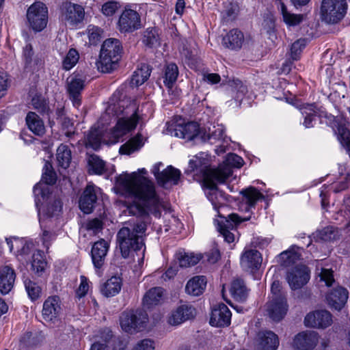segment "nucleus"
<instances>
[{
	"mask_svg": "<svg viewBox=\"0 0 350 350\" xmlns=\"http://www.w3.org/2000/svg\"><path fill=\"white\" fill-rule=\"evenodd\" d=\"M60 10V18L66 25H77L84 19L85 10L82 5L66 2L62 4Z\"/></svg>",
	"mask_w": 350,
	"mask_h": 350,
	"instance_id": "ddd939ff",
	"label": "nucleus"
},
{
	"mask_svg": "<svg viewBox=\"0 0 350 350\" xmlns=\"http://www.w3.org/2000/svg\"><path fill=\"white\" fill-rule=\"evenodd\" d=\"M301 250H303V247L292 245L287 250L283 251L278 256V261L284 267L291 266L301 259Z\"/></svg>",
	"mask_w": 350,
	"mask_h": 350,
	"instance_id": "7c9ffc66",
	"label": "nucleus"
},
{
	"mask_svg": "<svg viewBox=\"0 0 350 350\" xmlns=\"http://www.w3.org/2000/svg\"><path fill=\"white\" fill-rule=\"evenodd\" d=\"M347 8L346 0H323L321 6L322 20L327 23L336 24L345 17Z\"/></svg>",
	"mask_w": 350,
	"mask_h": 350,
	"instance_id": "6e6552de",
	"label": "nucleus"
},
{
	"mask_svg": "<svg viewBox=\"0 0 350 350\" xmlns=\"http://www.w3.org/2000/svg\"><path fill=\"white\" fill-rule=\"evenodd\" d=\"M34 201L38 212L41 210L44 216L51 218L62 211L63 202L59 198H53L51 189L36 183L33 188Z\"/></svg>",
	"mask_w": 350,
	"mask_h": 350,
	"instance_id": "20e7f679",
	"label": "nucleus"
},
{
	"mask_svg": "<svg viewBox=\"0 0 350 350\" xmlns=\"http://www.w3.org/2000/svg\"><path fill=\"white\" fill-rule=\"evenodd\" d=\"M16 278L14 270L10 267H5L0 271V292L2 295L8 294L14 286Z\"/></svg>",
	"mask_w": 350,
	"mask_h": 350,
	"instance_id": "2f4dec72",
	"label": "nucleus"
},
{
	"mask_svg": "<svg viewBox=\"0 0 350 350\" xmlns=\"http://www.w3.org/2000/svg\"><path fill=\"white\" fill-rule=\"evenodd\" d=\"M122 284V279L120 277L112 276L102 285L101 293L106 297H113L119 293Z\"/></svg>",
	"mask_w": 350,
	"mask_h": 350,
	"instance_id": "ea45409f",
	"label": "nucleus"
},
{
	"mask_svg": "<svg viewBox=\"0 0 350 350\" xmlns=\"http://www.w3.org/2000/svg\"><path fill=\"white\" fill-rule=\"evenodd\" d=\"M61 312V300L57 295H51L43 303L42 316L44 321L55 323Z\"/></svg>",
	"mask_w": 350,
	"mask_h": 350,
	"instance_id": "4be33fe9",
	"label": "nucleus"
},
{
	"mask_svg": "<svg viewBox=\"0 0 350 350\" xmlns=\"http://www.w3.org/2000/svg\"><path fill=\"white\" fill-rule=\"evenodd\" d=\"M163 295L161 287H153L149 289L142 299L143 306L148 309L158 305Z\"/></svg>",
	"mask_w": 350,
	"mask_h": 350,
	"instance_id": "a19ab883",
	"label": "nucleus"
},
{
	"mask_svg": "<svg viewBox=\"0 0 350 350\" xmlns=\"http://www.w3.org/2000/svg\"><path fill=\"white\" fill-rule=\"evenodd\" d=\"M244 40L243 33L240 29L234 28L224 36L222 44L230 50L238 51L241 49Z\"/></svg>",
	"mask_w": 350,
	"mask_h": 350,
	"instance_id": "cd10ccee",
	"label": "nucleus"
},
{
	"mask_svg": "<svg viewBox=\"0 0 350 350\" xmlns=\"http://www.w3.org/2000/svg\"><path fill=\"white\" fill-rule=\"evenodd\" d=\"M97 200L96 186L88 184L79 197V207L84 214H90L94 210Z\"/></svg>",
	"mask_w": 350,
	"mask_h": 350,
	"instance_id": "6ab92c4d",
	"label": "nucleus"
},
{
	"mask_svg": "<svg viewBox=\"0 0 350 350\" xmlns=\"http://www.w3.org/2000/svg\"><path fill=\"white\" fill-rule=\"evenodd\" d=\"M144 145L143 136L138 133L120 147L119 152L120 154L130 155L141 149Z\"/></svg>",
	"mask_w": 350,
	"mask_h": 350,
	"instance_id": "4c0bfd02",
	"label": "nucleus"
},
{
	"mask_svg": "<svg viewBox=\"0 0 350 350\" xmlns=\"http://www.w3.org/2000/svg\"><path fill=\"white\" fill-rule=\"evenodd\" d=\"M152 68L148 64L142 63L133 72L131 77V85L139 87L150 77Z\"/></svg>",
	"mask_w": 350,
	"mask_h": 350,
	"instance_id": "f704fd0d",
	"label": "nucleus"
},
{
	"mask_svg": "<svg viewBox=\"0 0 350 350\" xmlns=\"http://www.w3.org/2000/svg\"><path fill=\"white\" fill-rule=\"evenodd\" d=\"M310 278V271L305 265H297L287 274V280L293 290H297L306 285Z\"/></svg>",
	"mask_w": 350,
	"mask_h": 350,
	"instance_id": "dca6fc26",
	"label": "nucleus"
},
{
	"mask_svg": "<svg viewBox=\"0 0 350 350\" xmlns=\"http://www.w3.org/2000/svg\"><path fill=\"white\" fill-rule=\"evenodd\" d=\"M240 193L242 195L243 200L247 206L246 211H249L252 208H255L257 202L265 198L264 195L253 186L242 189Z\"/></svg>",
	"mask_w": 350,
	"mask_h": 350,
	"instance_id": "473e14b6",
	"label": "nucleus"
},
{
	"mask_svg": "<svg viewBox=\"0 0 350 350\" xmlns=\"http://www.w3.org/2000/svg\"><path fill=\"white\" fill-rule=\"evenodd\" d=\"M189 167L191 171H198L200 174H201L202 171L204 169L209 168L211 165L209 164L208 159L196 157L194 159L189 160Z\"/></svg>",
	"mask_w": 350,
	"mask_h": 350,
	"instance_id": "13d9d810",
	"label": "nucleus"
},
{
	"mask_svg": "<svg viewBox=\"0 0 350 350\" xmlns=\"http://www.w3.org/2000/svg\"><path fill=\"white\" fill-rule=\"evenodd\" d=\"M232 171L227 168L204 169L200 174L204 189H213L217 184L224 183L231 176Z\"/></svg>",
	"mask_w": 350,
	"mask_h": 350,
	"instance_id": "f8f14e48",
	"label": "nucleus"
},
{
	"mask_svg": "<svg viewBox=\"0 0 350 350\" xmlns=\"http://www.w3.org/2000/svg\"><path fill=\"white\" fill-rule=\"evenodd\" d=\"M226 161L231 166L237 168H241L244 164L243 158L235 153H229Z\"/></svg>",
	"mask_w": 350,
	"mask_h": 350,
	"instance_id": "69168bd1",
	"label": "nucleus"
},
{
	"mask_svg": "<svg viewBox=\"0 0 350 350\" xmlns=\"http://www.w3.org/2000/svg\"><path fill=\"white\" fill-rule=\"evenodd\" d=\"M79 59V53L78 51L75 48L70 49L62 60V69L65 71L70 70L76 66Z\"/></svg>",
	"mask_w": 350,
	"mask_h": 350,
	"instance_id": "864d4df0",
	"label": "nucleus"
},
{
	"mask_svg": "<svg viewBox=\"0 0 350 350\" xmlns=\"http://www.w3.org/2000/svg\"><path fill=\"white\" fill-rule=\"evenodd\" d=\"M103 137L104 133L102 131L98 129H91L87 135L88 145L96 151L100 150Z\"/></svg>",
	"mask_w": 350,
	"mask_h": 350,
	"instance_id": "603ef678",
	"label": "nucleus"
},
{
	"mask_svg": "<svg viewBox=\"0 0 350 350\" xmlns=\"http://www.w3.org/2000/svg\"><path fill=\"white\" fill-rule=\"evenodd\" d=\"M179 75L178 66L173 62L167 64L164 68L163 83L167 89H172Z\"/></svg>",
	"mask_w": 350,
	"mask_h": 350,
	"instance_id": "c03bdc74",
	"label": "nucleus"
},
{
	"mask_svg": "<svg viewBox=\"0 0 350 350\" xmlns=\"http://www.w3.org/2000/svg\"><path fill=\"white\" fill-rule=\"evenodd\" d=\"M349 298V291L345 287L338 286L329 291L325 299L330 308L340 311L345 306Z\"/></svg>",
	"mask_w": 350,
	"mask_h": 350,
	"instance_id": "412c9836",
	"label": "nucleus"
},
{
	"mask_svg": "<svg viewBox=\"0 0 350 350\" xmlns=\"http://www.w3.org/2000/svg\"><path fill=\"white\" fill-rule=\"evenodd\" d=\"M47 265L45 255L44 252L40 250H37L32 256L31 269L38 276H40L44 273L45 268Z\"/></svg>",
	"mask_w": 350,
	"mask_h": 350,
	"instance_id": "09e8293b",
	"label": "nucleus"
},
{
	"mask_svg": "<svg viewBox=\"0 0 350 350\" xmlns=\"http://www.w3.org/2000/svg\"><path fill=\"white\" fill-rule=\"evenodd\" d=\"M26 16L29 28L34 32H40L48 23V8L44 3L36 1L28 8Z\"/></svg>",
	"mask_w": 350,
	"mask_h": 350,
	"instance_id": "1a4fd4ad",
	"label": "nucleus"
},
{
	"mask_svg": "<svg viewBox=\"0 0 350 350\" xmlns=\"http://www.w3.org/2000/svg\"><path fill=\"white\" fill-rule=\"evenodd\" d=\"M124 132H122L117 125L116 124L113 128H111L109 133L108 135L109 137V142H103V143L106 144H114L119 142L120 139L124 135Z\"/></svg>",
	"mask_w": 350,
	"mask_h": 350,
	"instance_id": "052dcab7",
	"label": "nucleus"
},
{
	"mask_svg": "<svg viewBox=\"0 0 350 350\" xmlns=\"http://www.w3.org/2000/svg\"><path fill=\"white\" fill-rule=\"evenodd\" d=\"M57 161L58 165L64 169L70 166L71 162V151L66 145L61 144L57 149Z\"/></svg>",
	"mask_w": 350,
	"mask_h": 350,
	"instance_id": "3c124183",
	"label": "nucleus"
},
{
	"mask_svg": "<svg viewBox=\"0 0 350 350\" xmlns=\"http://www.w3.org/2000/svg\"><path fill=\"white\" fill-rule=\"evenodd\" d=\"M154 342L148 338L143 339L137 342L133 350H154Z\"/></svg>",
	"mask_w": 350,
	"mask_h": 350,
	"instance_id": "338daca9",
	"label": "nucleus"
},
{
	"mask_svg": "<svg viewBox=\"0 0 350 350\" xmlns=\"http://www.w3.org/2000/svg\"><path fill=\"white\" fill-rule=\"evenodd\" d=\"M118 8V3L116 1H108L102 6V13L107 16H112Z\"/></svg>",
	"mask_w": 350,
	"mask_h": 350,
	"instance_id": "e2e57ef3",
	"label": "nucleus"
},
{
	"mask_svg": "<svg viewBox=\"0 0 350 350\" xmlns=\"http://www.w3.org/2000/svg\"><path fill=\"white\" fill-rule=\"evenodd\" d=\"M116 183L125 197L133 198L128 209L130 213L140 216H148L150 213L160 217L161 201L154 183L148 178L136 172H125L116 178Z\"/></svg>",
	"mask_w": 350,
	"mask_h": 350,
	"instance_id": "f257e3e1",
	"label": "nucleus"
},
{
	"mask_svg": "<svg viewBox=\"0 0 350 350\" xmlns=\"http://www.w3.org/2000/svg\"><path fill=\"white\" fill-rule=\"evenodd\" d=\"M44 340L41 332H25L20 338L21 345L27 349H32L40 345Z\"/></svg>",
	"mask_w": 350,
	"mask_h": 350,
	"instance_id": "37998d69",
	"label": "nucleus"
},
{
	"mask_svg": "<svg viewBox=\"0 0 350 350\" xmlns=\"http://www.w3.org/2000/svg\"><path fill=\"white\" fill-rule=\"evenodd\" d=\"M240 13V6L237 1H232L225 6L222 12L223 19L226 21H235Z\"/></svg>",
	"mask_w": 350,
	"mask_h": 350,
	"instance_id": "5fc2aeb1",
	"label": "nucleus"
},
{
	"mask_svg": "<svg viewBox=\"0 0 350 350\" xmlns=\"http://www.w3.org/2000/svg\"><path fill=\"white\" fill-rule=\"evenodd\" d=\"M249 291L243 280L237 278L231 282L230 293L235 301L240 303L246 301Z\"/></svg>",
	"mask_w": 350,
	"mask_h": 350,
	"instance_id": "c9c22d12",
	"label": "nucleus"
},
{
	"mask_svg": "<svg viewBox=\"0 0 350 350\" xmlns=\"http://www.w3.org/2000/svg\"><path fill=\"white\" fill-rule=\"evenodd\" d=\"M22 60L24 70L33 73L39 70L42 60L38 57H34V51L31 43L27 44L23 48Z\"/></svg>",
	"mask_w": 350,
	"mask_h": 350,
	"instance_id": "a878e982",
	"label": "nucleus"
},
{
	"mask_svg": "<svg viewBox=\"0 0 350 350\" xmlns=\"http://www.w3.org/2000/svg\"><path fill=\"white\" fill-rule=\"evenodd\" d=\"M321 280L325 282L328 287L332 286L334 282V272L332 269H322L320 274Z\"/></svg>",
	"mask_w": 350,
	"mask_h": 350,
	"instance_id": "0e129e2a",
	"label": "nucleus"
},
{
	"mask_svg": "<svg viewBox=\"0 0 350 350\" xmlns=\"http://www.w3.org/2000/svg\"><path fill=\"white\" fill-rule=\"evenodd\" d=\"M124 53L122 42L107 38L102 44L99 54V68L103 73H111L119 66Z\"/></svg>",
	"mask_w": 350,
	"mask_h": 350,
	"instance_id": "7ed1b4c3",
	"label": "nucleus"
},
{
	"mask_svg": "<svg viewBox=\"0 0 350 350\" xmlns=\"http://www.w3.org/2000/svg\"><path fill=\"white\" fill-rule=\"evenodd\" d=\"M196 308L189 304H182L173 310L167 317V323L171 325H179L195 318Z\"/></svg>",
	"mask_w": 350,
	"mask_h": 350,
	"instance_id": "aec40b11",
	"label": "nucleus"
},
{
	"mask_svg": "<svg viewBox=\"0 0 350 350\" xmlns=\"http://www.w3.org/2000/svg\"><path fill=\"white\" fill-rule=\"evenodd\" d=\"M109 247L108 243L103 239L93 244L91 250V258L96 271L100 270L103 267Z\"/></svg>",
	"mask_w": 350,
	"mask_h": 350,
	"instance_id": "393cba45",
	"label": "nucleus"
},
{
	"mask_svg": "<svg viewBox=\"0 0 350 350\" xmlns=\"http://www.w3.org/2000/svg\"><path fill=\"white\" fill-rule=\"evenodd\" d=\"M88 163L94 174L102 175L106 170L105 162L98 155L92 154Z\"/></svg>",
	"mask_w": 350,
	"mask_h": 350,
	"instance_id": "6e6d98bb",
	"label": "nucleus"
},
{
	"mask_svg": "<svg viewBox=\"0 0 350 350\" xmlns=\"http://www.w3.org/2000/svg\"><path fill=\"white\" fill-rule=\"evenodd\" d=\"M232 313L224 303L216 304L211 310L209 324L212 327H226L231 323Z\"/></svg>",
	"mask_w": 350,
	"mask_h": 350,
	"instance_id": "a211bd4d",
	"label": "nucleus"
},
{
	"mask_svg": "<svg viewBox=\"0 0 350 350\" xmlns=\"http://www.w3.org/2000/svg\"><path fill=\"white\" fill-rule=\"evenodd\" d=\"M57 176L53 167L52 163L49 161H45L42 168L41 180L39 182L42 186H53L56 184Z\"/></svg>",
	"mask_w": 350,
	"mask_h": 350,
	"instance_id": "a18cd8bd",
	"label": "nucleus"
},
{
	"mask_svg": "<svg viewBox=\"0 0 350 350\" xmlns=\"http://www.w3.org/2000/svg\"><path fill=\"white\" fill-rule=\"evenodd\" d=\"M262 26L266 32L269 36L275 32V21L273 16L267 17L264 19Z\"/></svg>",
	"mask_w": 350,
	"mask_h": 350,
	"instance_id": "774afa93",
	"label": "nucleus"
},
{
	"mask_svg": "<svg viewBox=\"0 0 350 350\" xmlns=\"http://www.w3.org/2000/svg\"><path fill=\"white\" fill-rule=\"evenodd\" d=\"M288 310V304L284 295L273 296L267 304V312L269 318L277 323L285 317Z\"/></svg>",
	"mask_w": 350,
	"mask_h": 350,
	"instance_id": "2eb2a0df",
	"label": "nucleus"
},
{
	"mask_svg": "<svg viewBox=\"0 0 350 350\" xmlns=\"http://www.w3.org/2000/svg\"><path fill=\"white\" fill-rule=\"evenodd\" d=\"M207 284L204 275H196L189 279L185 286V292L191 296L198 297L204 293Z\"/></svg>",
	"mask_w": 350,
	"mask_h": 350,
	"instance_id": "c85d7f7f",
	"label": "nucleus"
},
{
	"mask_svg": "<svg viewBox=\"0 0 350 350\" xmlns=\"http://www.w3.org/2000/svg\"><path fill=\"white\" fill-rule=\"evenodd\" d=\"M142 26L139 14L133 9L125 7L118 21L119 31L122 33H133L141 29Z\"/></svg>",
	"mask_w": 350,
	"mask_h": 350,
	"instance_id": "9b49d317",
	"label": "nucleus"
},
{
	"mask_svg": "<svg viewBox=\"0 0 350 350\" xmlns=\"http://www.w3.org/2000/svg\"><path fill=\"white\" fill-rule=\"evenodd\" d=\"M116 103H111L109 109L114 112V115L119 116L123 115L127 116L130 113L129 117H122L118 120L116 122L117 127H118L126 135L127 133L134 130L139 121V116L138 115L139 107L133 101H130L126 107L122 104L123 100H121L118 97Z\"/></svg>",
	"mask_w": 350,
	"mask_h": 350,
	"instance_id": "39448f33",
	"label": "nucleus"
},
{
	"mask_svg": "<svg viewBox=\"0 0 350 350\" xmlns=\"http://www.w3.org/2000/svg\"><path fill=\"white\" fill-rule=\"evenodd\" d=\"M219 217L221 219L215 220L216 228L228 243H232L234 241V235L230 232V230L236 228L243 221L250 219V218L243 219L234 213L229 214L227 217L219 214Z\"/></svg>",
	"mask_w": 350,
	"mask_h": 350,
	"instance_id": "9d476101",
	"label": "nucleus"
},
{
	"mask_svg": "<svg viewBox=\"0 0 350 350\" xmlns=\"http://www.w3.org/2000/svg\"><path fill=\"white\" fill-rule=\"evenodd\" d=\"M306 47V42L304 39H299L295 41L291 47V52L292 57L294 59H297L296 56L301 54L302 51Z\"/></svg>",
	"mask_w": 350,
	"mask_h": 350,
	"instance_id": "680f3d73",
	"label": "nucleus"
},
{
	"mask_svg": "<svg viewBox=\"0 0 350 350\" xmlns=\"http://www.w3.org/2000/svg\"><path fill=\"white\" fill-rule=\"evenodd\" d=\"M318 343V334L314 332H301L293 339V347L297 350H312Z\"/></svg>",
	"mask_w": 350,
	"mask_h": 350,
	"instance_id": "b1692460",
	"label": "nucleus"
},
{
	"mask_svg": "<svg viewBox=\"0 0 350 350\" xmlns=\"http://www.w3.org/2000/svg\"><path fill=\"white\" fill-rule=\"evenodd\" d=\"M142 42L145 46L152 49L160 45V36L159 29L156 27H150L146 28L143 33Z\"/></svg>",
	"mask_w": 350,
	"mask_h": 350,
	"instance_id": "79ce46f5",
	"label": "nucleus"
},
{
	"mask_svg": "<svg viewBox=\"0 0 350 350\" xmlns=\"http://www.w3.org/2000/svg\"><path fill=\"white\" fill-rule=\"evenodd\" d=\"M262 260V254L257 250H245L241 257V265L245 269L252 272L257 271L260 267Z\"/></svg>",
	"mask_w": 350,
	"mask_h": 350,
	"instance_id": "bb28decb",
	"label": "nucleus"
},
{
	"mask_svg": "<svg viewBox=\"0 0 350 350\" xmlns=\"http://www.w3.org/2000/svg\"><path fill=\"white\" fill-rule=\"evenodd\" d=\"M117 242L123 258H128L133 252L139 251L144 245L142 236H137L129 227L121 228L116 235Z\"/></svg>",
	"mask_w": 350,
	"mask_h": 350,
	"instance_id": "0eeeda50",
	"label": "nucleus"
},
{
	"mask_svg": "<svg viewBox=\"0 0 350 350\" xmlns=\"http://www.w3.org/2000/svg\"><path fill=\"white\" fill-rule=\"evenodd\" d=\"M181 177V172L180 170L172 165H167L160 174V177L157 176V184L163 187L168 183H171L174 185L178 184Z\"/></svg>",
	"mask_w": 350,
	"mask_h": 350,
	"instance_id": "c756f323",
	"label": "nucleus"
},
{
	"mask_svg": "<svg viewBox=\"0 0 350 350\" xmlns=\"http://www.w3.org/2000/svg\"><path fill=\"white\" fill-rule=\"evenodd\" d=\"M88 290H89L88 279L85 276L81 275L80 277V284L75 291L76 297L78 299L84 297L87 295Z\"/></svg>",
	"mask_w": 350,
	"mask_h": 350,
	"instance_id": "bf43d9fd",
	"label": "nucleus"
},
{
	"mask_svg": "<svg viewBox=\"0 0 350 350\" xmlns=\"http://www.w3.org/2000/svg\"><path fill=\"white\" fill-rule=\"evenodd\" d=\"M99 338L103 344L106 345L107 347H111L113 350L117 349L116 344L119 345L123 342L120 337L113 334L109 327H104L99 332Z\"/></svg>",
	"mask_w": 350,
	"mask_h": 350,
	"instance_id": "de8ad7c7",
	"label": "nucleus"
},
{
	"mask_svg": "<svg viewBox=\"0 0 350 350\" xmlns=\"http://www.w3.org/2000/svg\"><path fill=\"white\" fill-rule=\"evenodd\" d=\"M148 323L147 312L140 308L124 311L120 317V325L122 329L131 334L144 331Z\"/></svg>",
	"mask_w": 350,
	"mask_h": 350,
	"instance_id": "423d86ee",
	"label": "nucleus"
},
{
	"mask_svg": "<svg viewBox=\"0 0 350 350\" xmlns=\"http://www.w3.org/2000/svg\"><path fill=\"white\" fill-rule=\"evenodd\" d=\"M85 87V78L79 73L74 72L67 81V93L72 105L79 108L82 103V92Z\"/></svg>",
	"mask_w": 350,
	"mask_h": 350,
	"instance_id": "4468645a",
	"label": "nucleus"
},
{
	"mask_svg": "<svg viewBox=\"0 0 350 350\" xmlns=\"http://www.w3.org/2000/svg\"><path fill=\"white\" fill-rule=\"evenodd\" d=\"M24 284L28 297L32 302H36L42 297V288L38 282L28 279Z\"/></svg>",
	"mask_w": 350,
	"mask_h": 350,
	"instance_id": "8fccbe9b",
	"label": "nucleus"
},
{
	"mask_svg": "<svg viewBox=\"0 0 350 350\" xmlns=\"http://www.w3.org/2000/svg\"><path fill=\"white\" fill-rule=\"evenodd\" d=\"M174 131L176 137L191 141L196 138L200 133V125L196 122L189 121L176 124Z\"/></svg>",
	"mask_w": 350,
	"mask_h": 350,
	"instance_id": "5701e85b",
	"label": "nucleus"
},
{
	"mask_svg": "<svg viewBox=\"0 0 350 350\" xmlns=\"http://www.w3.org/2000/svg\"><path fill=\"white\" fill-rule=\"evenodd\" d=\"M33 108L40 115L49 116L52 113L50 108L49 98L44 97L41 93L36 92L31 99Z\"/></svg>",
	"mask_w": 350,
	"mask_h": 350,
	"instance_id": "58836bf2",
	"label": "nucleus"
},
{
	"mask_svg": "<svg viewBox=\"0 0 350 350\" xmlns=\"http://www.w3.org/2000/svg\"><path fill=\"white\" fill-rule=\"evenodd\" d=\"M25 123L29 131L37 136H42L45 133L43 120L33 111H29L25 117Z\"/></svg>",
	"mask_w": 350,
	"mask_h": 350,
	"instance_id": "72a5a7b5",
	"label": "nucleus"
},
{
	"mask_svg": "<svg viewBox=\"0 0 350 350\" xmlns=\"http://www.w3.org/2000/svg\"><path fill=\"white\" fill-rule=\"evenodd\" d=\"M280 7L283 21L288 27H295L302 23L304 20L303 14L289 12L283 1H280Z\"/></svg>",
	"mask_w": 350,
	"mask_h": 350,
	"instance_id": "49530a36",
	"label": "nucleus"
},
{
	"mask_svg": "<svg viewBox=\"0 0 350 350\" xmlns=\"http://www.w3.org/2000/svg\"><path fill=\"white\" fill-rule=\"evenodd\" d=\"M201 259V256L193 254H180L178 258L179 265L181 267H189L197 265Z\"/></svg>",
	"mask_w": 350,
	"mask_h": 350,
	"instance_id": "4d7b16f0",
	"label": "nucleus"
},
{
	"mask_svg": "<svg viewBox=\"0 0 350 350\" xmlns=\"http://www.w3.org/2000/svg\"><path fill=\"white\" fill-rule=\"evenodd\" d=\"M332 323V315L326 310H317L306 314L304 324L308 327L325 329Z\"/></svg>",
	"mask_w": 350,
	"mask_h": 350,
	"instance_id": "f3484780",
	"label": "nucleus"
},
{
	"mask_svg": "<svg viewBox=\"0 0 350 350\" xmlns=\"http://www.w3.org/2000/svg\"><path fill=\"white\" fill-rule=\"evenodd\" d=\"M278 345V337L273 332L265 331L260 335L258 350H277Z\"/></svg>",
	"mask_w": 350,
	"mask_h": 350,
	"instance_id": "e433bc0d",
	"label": "nucleus"
},
{
	"mask_svg": "<svg viewBox=\"0 0 350 350\" xmlns=\"http://www.w3.org/2000/svg\"><path fill=\"white\" fill-rule=\"evenodd\" d=\"M300 110L305 128H313L318 118L320 124L325 123L332 129L341 147L350 158V122L346 118L335 116L328 113L324 107H319L315 103H305Z\"/></svg>",
	"mask_w": 350,
	"mask_h": 350,
	"instance_id": "f03ea898",
	"label": "nucleus"
}]
</instances>
